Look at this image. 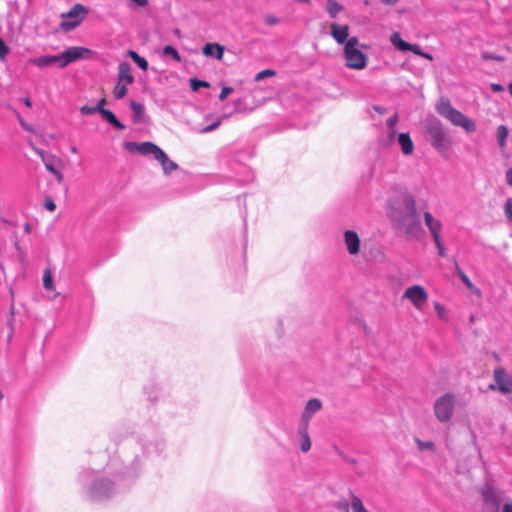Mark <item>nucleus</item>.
I'll use <instances>...</instances> for the list:
<instances>
[{
	"mask_svg": "<svg viewBox=\"0 0 512 512\" xmlns=\"http://www.w3.org/2000/svg\"><path fill=\"white\" fill-rule=\"evenodd\" d=\"M127 54L138 65L140 69H142L143 71H146L148 69L147 60L141 57L137 52L129 50Z\"/></svg>",
	"mask_w": 512,
	"mask_h": 512,
	"instance_id": "b1692460",
	"label": "nucleus"
},
{
	"mask_svg": "<svg viewBox=\"0 0 512 512\" xmlns=\"http://www.w3.org/2000/svg\"><path fill=\"white\" fill-rule=\"evenodd\" d=\"M130 108L132 109V111L134 113V115H133L134 122H139L144 114V106L141 103L132 101L130 103Z\"/></svg>",
	"mask_w": 512,
	"mask_h": 512,
	"instance_id": "bb28decb",
	"label": "nucleus"
},
{
	"mask_svg": "<svg viewBox=\"0 0 512 512\" xmlns=\"http://www.w3.org/2000/svg\"><path fill=\"white\" fill-rule=\"evenodd\" d=\"M29 63L39 68H45L52 65L60 64L59 55H44L37 58L29 59Z\"/></svg>",
	"mask_w": 512,
	"mask_h": 512,
	"instance_id": "f3484780",
	"label": "nucleus"
},
{
	"mask_svg": "<svg viewBox=\"0 0 512 512\" xmlns=\"http://www.w3.org/2000/svg\"><path fill=\"white\" fill-rule=\"evenodd\" d=\"M398 144L404 155H411L414 151V143L408 133L398 135Z\"/></svg>",
	"mask_w": 512,
	"mask_h": 512,
	"instance_id": "412c9836",
	"label": "nucleus"
},
{
	"mask_svg": "<svg viewBox=\"0 0 512 512\" xmlns=\"http://www.w3.org/2000/svg\"><path fill=\"white\" fill-rule=\"evenodd\" d=\"M504 213L506 218L512 223V198H508L505 201Z\"/></svg>",
	"mask_w": 512,
	"mask_h": 512,
	"instance_id": "58836bf2",
	"label": "nucleus"
},
{
	"mask_svg": "<svg viewBox=\"0 0 512 512\" xmlns=\"http://www.w3.org/2000/svg\"><path fill=\"white\" fill-rule=\"evenodd\" d=\"M494 383L489 385L490 390H497L506 395L512 393V374L505 368L497 366L493 371Z\"/></svg>",
	"mask_w": 512,
	"mask_h": 512,
	"instance_id": "1a4fd4ad",
	"label": "nucleus"
},
{
	"mask_svg": "<svg viewBox=\"0 0 512 512\" xmlns=\"http://www.w3.org/2000/svg\"><path fill=\"white\" fill-rule=\"evenodd\" d=\"M455 265V273L459 276L465 286L474 293H479V290L475 287V285L471 282L469 277L463 272V270L458 265V262L454 260Z\"/></svg>",
	"mask_w": 512,
	"mask_h": 512,
	"instance_id": "5701e85b",
	"label": "nucleus"
},
{
	"mask_svg": "<svg viewBox=\"0 0 512 512\" xmlns=\"http://www.w3.org/2000/svg\"><path fill=\"white\" fill-rule=\"evenodd\" d=\"M264 22L268 26H274V25H277L280 22V19L278 17H276L275 15H273V14H269V15L265 16Z\"/></svg>",
	"mask_w": 512,
	"mask_h": 512,
	"instance_id": "37998d69",
	"label": "nucleus"
},
{
	"mask_svg": "<svg viewBox=\"0 0 512 512\" xmlns=\"http://www.w3.org/2000/svg\"><path fill=\"white\" fill-rule=\"evenodd\" d=\"M380 1L386 5H395L399 0H380Z\"/></svg>",
	"mask_w": 512,
	"mask_h": 512,
	"instance_id": "6e6d98bb",
	"label": "nucleus"
},
{
	"mask_svg": "<svg viewBox=\"0 0 512 512\" xmlns=\"http://www.w3.org/2000/svg\"><path fill=\"white\" fill-rule=\"evenodd\" d=\"M44 207L49 210V211H54L56 209V205L54 203L53 200L51 199H46L45 202H44Z\"/></svg>",
	"mask_w": 512,
	"mask_h": 512,
	"instance_id": "de8ad7c7",
	"label": "nucleus"
},
{
	"mask_svg": "<svg viewBox=\"0 0 512 512\" xmlns=\"http://www.w3.org/2000/svg\"><path fill=\"white\" fill-rule=\"evenodd\" d=\"M331 36L338 44H346L349 39V27L348 25H339L337 23L331 24Z\"/></svg>",
	"mask_w": 512,
	"mask_h": 512,
	"instance_id": "2eb2a0df",
	"label": "nucleus"
},
{
	"mask_svg": "<svg viewBox=\"0 0 512 512\" xmlns=\"http://www.w3.org/2000/svg\"><path fill=\"white\" fill-rule=\"evenodd\" d=\"M274 75H275V71L270 70V69H265L255 75V81L259 82L266 77H270V76H274Z\"/></svg>",
	"mask_w": 512,
	"mask_h": 512,
	"instance_id": "ea45409f",
	"label": "nucleus"
},
{
	"mask_svg": "<svg viewBox=\"0 0 512 512\" xmlns=\"http://www.w3.org/2000/svg\"><path fill=\"white\" fill-rule=\"evenodd\" d=\"M343 7L335 0H327L326 10L331 18H335Z\"/></svg>",
	"mask_w": 512,
	"mask_h": 512,
	"instance_id": "393cba45",
	"label": "nucleus"
},
{
	"mask_svg": "<svg viewBox=\"0 0 512 512\" xmlns=\"http://www.w3.org/2000/svg\"><path fill=\"white\" fill-rule=\"evenodd\" d=\"M491 89H492L493 92H501V91L504 90V87L501 84L492 83L491 84Z\"/></svg>",
	"mask_w": 512,
	"mask_h": 512,
	"instance_id": "603ef678",
	"label": "nucleus"
},
{
	"mask_svg": "<svg viewBox=\"0 0 512 512\" xmlns=\"http://www.w3.org/2000/svg\"><path fill=\"white\" fill-rule=\"evenodd\" d=\"M23 103L25 104V106L27 107H31L32 106V101L30 100V98L26 97L23 99Z\"/></svg>",
	"mask_w": 512,
	"mask_h": 512,
	"instance_id": "bf43d9fd",
	"label": "nucleus"
},
{
	"mask_svg": "<svg viewBox=\"0 0 512 512\" xmlns=\"http://www.w3.org/2000/svg\"><path fill=\"white\" fill-rule=\"evenodd\" d=\"M484 58L489 59L490 56L484 55ZM491 59L500 60L501 58H499V57H491Z\"/></svg>",
	"mask_w": 512,
	"mask_h": 512,
	"instance_id": "e2e57ef3",
	"label": "nucleus"
},
{
	"mask_svg": "<svg viewBox=\"0 0 512 512\" xmlns=\"http://www.w3.org/2000/svg\"><path fill=\"white\" fill-rule=\"evenodd\" d=\"M114 491V484L110 480L95 477L87 488L86 494L92 501H101L110 497Z\"/></svg>",
	"mask_w": 512,
	"mask_h": 512,
	"instance_id": "0eeeda50",
	"label": "nucleus"
},
{
	"mask_svg": "<svg viewBox=\"0 0 512 512\" xmlns=\"http://www.w3.org/2000/svg\"><path fill=\"white\" fill-rule=\"evenodd\" d=\"M93 477V472L91 471H85L83 472L80 477H79V480L83 483H85L87 480H89L90 478Z\"/></svg>",
	"mask_w": 512,
	"mask_h": 512,
	"instance_id": "09e8293b",
	"label": "nucleus"
},
{
	"mask_svg": "<svg viewBox=\"0 0 512 512\" xmlns=\"http://www.w3.org/2000/svg\"><path fill=\"white\" fill-rule=\"evenodd\" d=\"M43 286L47 290H52L53 287H54L52 273H51V271L49 269H46L44 271V274H43Z\"/></svg>",
	"mask_w": 512,
	"mask_h": 512,
	"instance_id": "72a5a7b5",
	"label": "nucleus"
},
{
	"mask_svg": "<svg viewBox=\"0 0 512 512\" xmlns=\"http://www.w3.org/2000/svg\"><path fill=\"white\" fill-rule=\"evenodd\" d=\"M100 109L101 107L100 106H94V107H89L87 105H84L80 108V112L83 114V115H90V114H94L96 112H100Z\"/></svg>",
	"mask_w": 512,
	"mask_h": 512,
	"instance_id": "a19ab883",
	"label": "nucleus"
},
{
	"mask_svg": "<svg viewBox=\"0 0 512 512\" xmlns=\"http://www.w3.org/2000/svg\"><path fill=\"white\" fill-rule=\"evenodd\" d=\"M343 241L350 255H357L359 253L361 241L356 231L346 230L343 234Z\"/></svg>",
	"mask_w": 512,
	"mask_h": 512,
	"instance_id": "ddd939ff",
	"label": "nucleus"
},
{
	"mask_svg": "<svg viewBox=\"0 0 512 512\" xmlns=\"http://www.w3.org/2000/svg\"><path fill=\"white\" fill-rule=\"evenodd\" d=\"M308 427L304 425H298L297 435L300 438V450L304 453L308 452L311 448V440L308 433Z\"/></svg>",
	"mask_w": 512,
	"mask_h": 512,
	"instance_id": "aec40b11",
	"label": "nucleus"
},
{
	"mask_svg": "<svg viewBox=\"0 0 512 512\" xmlns=\"http://www.w3.org/2000/svg\"><path fill=\"white\" fill-rule=\"evenodd\" d=\"M424 222L427 228H429L437 222H440V220L436 219L429 211H426L424 212Z\"/></svg>",
	"mask_w": 512,
	"mask_h": 512,
	"instance_id": "4c0bfd02",
	"label": "nucleus"
},
{
	"mask_svg": "<svg viewBox=\"0 0 512 512\" xmlns=\"http://www.w3.org/2000/svg\"><path fill=\"white\" fill-rule=\"evenodd\" d=\"M415 442L420 451H424V450L433 451L435 449V444L432 441H422L419 438H416Z\"/></svg>",
	"mask_w": 512,
	"mask_h": 512,
	"instance_id": "c9c22d12",
	"label": "nucleus"
},
{
	"mask_svg": "<svg viewBox=\"0 0 512 512\" xmlns=\"http://www.w3.org/2000/svg\"><path fill=\"white\" fill-rule=\"evenodd\" d=\"M102 117L108 121L112 126H114L115 128L119 129V130H123L125 129V125L123 123H121L117 117L114 115V113L108 109H105L103 107H101L100 109V112H99Z\"/></svg>",
	"mask_w": 512,
	"mask_h": 512,
	"instance_id": "4be33fe9",
	"label": "nucleus"
},
{
	"mask_svg": "<svg viewBox=\"0 0 512 512\" xmlns=\"http://www.w3.org/2000/svg\"><path fill=\"white\" fill-rule=\"evenodd\" d=\"M483 501L486 505L491 506L493 509L497 510L500 506V497L496 490L492 487H485L482 490Z\"/></svg>",
	"mask_w": 512,
	"mask_h": 512,
	"instance_id": "a211bd4d",
	"label": "nucleus"
},
{
	"mask_svg": "<svg viewBox=\"0 0 512 512\" xmlns=\"http://www.w3.org/2000/svg\"><path fill=\"white\" fill-rule=\"evenodd\" d=\"M397 122H398V115H397L396 113H395V114H393V115H392V116L387 120V122H386V124H387V126H388V128H389V130H390V131H389V134H388V136H389L390 140H392V139L395 137L396 131H395V129H394V128H395V126H396Z\"/></svg>",
	"mask_w": 512,
	"mask_h": 512,
	"instance_id": "2f4dec72",
	"label": "nucleus"
},
{
	"mask_svg": "<svg viewBox=\"0 0 512 512\" xmlns=\"http://www.w3.org/2000/svg\"><path fill=\"white\" fill-rule=\"evenodd\" d=\"M232 91H233V88H231L229 86L223 87L220 92L219 99L224 100L230 93H232Z\"/></svg>",
	"mask_w": 512,
	"mask_h": 512,
	"instance_id": "a18cd8bd",
	"label": "nucleus"
},
{
	"mask_svg": "<svg viewBox=\"0 0 512 512\" xmlns=\"http://www.w3.org/2000/svg\"><path fill=\"white\" fill-rule=\"evenodd\" d=\"M390 42L394 47H396L400 51H411L414 54L420 56L421 52H423L418 45L410 44L404 41L398 32H394L390 37Z\"/></svg>",
	"mask_w": 512,
	"mask_h": 512,
	"instance_id": "4468645a",
	"label": "nucleus"
},
{
	"mask_svg": "<svg viewBox=\"0 0 512 512\" xmlns=\"http://www.w3.org/2000/svg\"><path fill=\"white\" fill-rule=\"evenodd\" d=\"M220 124H221V120H220V119H218L217 121L213 122L212 124H210V125H208V126L204 127V128L202 129V132H203V133H209V132H211V131H214L215 129H217V128L220 126Z\"/></svg>",
	"mask_w": 512,
	"mask_h": 512,
	"instance_id": "c03bdc74",
	"label": "nucleus"
},
{
	"mask_svg": "<svg viewBox=\"0 0 512 512\" xmlns=\"http://www.w3.org/2000/svg\"><path fill=\"white\" fill-rule=\"evenodd\" d=\"M124 146L131 153H139L145 156L152 155L161 165L165 176H169L173 171L179 168L177 163L170 160L167 154L152 142H125Z\"/></svg>",
	"mask_w": 512,
	"mask_h": 512,
	"instance_id": "f257e3e1",
	"label": "nucleus"
},
{
	"mask_svg": "<svg viewBox=\"0 0 512 512\" xmlns=\"http://www.w3.org/2000/svg\"><path fill=\"white\" fill-rule=\"evenodd\" d=\"M16 115H17V118H18L19 123L22 126V128L27 131H30L31 130L30 126L25 122V120L22 118V116L18 112H16Z\"/></svg>",
	"mask_w": 512,
	"mask_h": 512,
	"instance_id": "8fccbe9b",
	"label": "nucleus"
},
{
	"mask_svg": "<svg viewBox=\"0 0 512 512\" xmlns=\"http://www.w3.org/2000/svg\"><path fill=\"white\" fill-rule=\"evenodd\" d=\"M391 208L399 211L403 215V220L409 219L410 222H417L418 212L414 196L408 191H401L397 198L390 202Z\"/></svg>",
	"mask_w": 512,
	"mask_h": 512,
	"instance_id": "20e7f679",
	"label": "nucleus"
},
{
	"mask_svg": "<svg viewBox=\"0 0 512 512\" xmlns=\"http://www.w3.org/2000/svg\"><path fill=\"white\" fill-rule=\"evenodd\" d=\"M225 48L219 43H207L202 48V53L206 57H211L216 60H222Z\"/></svg>",
	"mask_w": 512,
	"mask_h": 512,
	"instance_id": "dca6fc26",
	"label": "nucleus"
},
{
	"mask_svg": "<svg viewBox=\"0 0 512 512\" xmlns=\"http://www.w3.org/2000/svg\"><path fill=\"white\" fill-rule=\"evenodd\" d=\"M506 182L512 186V167L506 171Z\"/></svg>",
	"mask_w": 512,
	"mask_h": 512,
	"instance_id": "864d4df0",
	"label": "nucleus"
},
{
	"mask_svg": "<svg viewBox=\"0 0 512 512\" xmlns=\"http://www.w3.org/2000/svg\"><path fill=\"white\" fill-rule=\"evenodd\" d=\"M52 174L56 177L59 183L63 181V174L59 170L55 169V171Z\"/></svg>",
	"mask_w": 512,
	"mask_h": 512,
	"instance_id": "5fc2aeb1",
	"label": "nucleus"
},
{
	"mask_svg": "<svg viewBox=\"0 0 512 512\" xmlns=\"http://www.w3.org/2000/svg\"><path fill=\"white\" fill-rule=\"evenodd\" d=\"M321 408L322 402L319 399L313 398L308 400L302 411L299 425L309 426L310 420Z\"/></svg>",
	"mask_w": 512,
	"mask_h": 512,
	"instance_id": "f8f14e48",
	"label": "nucleus"
},
{
	"mask_svg": "<svg viewBox=\"0 0 512 512\" xmlns=\"http://www.w3.org/2000/svg\"><path fill=\"white\" fill-rule=\"evenodd\" d=\"M163 54L165 56H168V57H171L173 60H175L176 62H180L181 61V56L180 54L178 53V51L171 45H167L163 48Z\"/></svg>",
	"mask_w": 512,
	"mask_h": 512,
	"instance_id": "7c9ffc66",
	"label": "nucleus"
},
{
	"mask_svg": "<svg viewBox=\"0 0 512 512\" xmlns=\"http://www.w3.org/2000/svg\"><path fill=\"white\" fill-rule=\"evenodd\" d=\"M420 56H421V57H423V58H425V59H428V60H432V58H433L431 54H429V53H427V52H424V51H423V52H421V55H420Z\"/></svg>",
	"mask_w": 512,
	"mask_h": 512,
	"instance_id": "13d9d810",
	"label": "nucleus"
},
{
	"mask_svg": "<svg viewBox=\"0 0 512 512\" xmlns=\"http://www.w3.org/2000/svg\"><path fill=\"white\" fill-rule=\"evenodd\" d=\"M434 309H435V312L437 314V316L442 319V320H446L447 319V311H446V308L441 304V303H434Z\"/></svg>",
	"mask_w": 512,
	"mask_h": 512,
	"instance_id": "e433bc0d",
	"label": "nucleus"
},
{
	"mask_svg": "<svg viewBox=\"0 0 512 512\" xmlns=\"http://www.w3.org/2000/svg\"><path fill=\"white\" fill-rule=\"evenodd\" d=\"M71 151H72L73 153H76V152H77V150H76V148H75V147H72Z\"/></svg>",
	"mask_w": 512,
	"mask_h": 512,
	"instance_id": "69168bd1",
	"label": "nucleus"
},
{
	"mask_svg": "<svg viewBox=\"0 0 512 512\" xmlns=\"http://www.w3.org/2000/svg\"><path fill=\"white\" fill-rule=\"evenodd\" d=\"M88 14L87 8L82 4H75L67 13H63L61 17L63 20L60 27L63 31H71L78 27L83 21L84 17Z\"/></svg>",
	"mask_w": 512,
	"mask_h": 512,
	"instance_id": "6e6552de",
	"label": "nucleus"
},
{
	"mask_svg": "<svg viewBox=\"0 0 512 512\" xmlns=\"http://www.w3.org/2000/svg\"><path fill=\"white\" fill-rule=\"evenodd\" d=\"M90 54H92V51L88 48L78 46L69 47L59 55V68H65L70 63L88 58Z\"/></svg>",
	"mask_w": 512,
	"mask_h": 512,
	"instance_id": "9b49d317",
	"label": "nucleus"
},
{
	"mask_svg": "<svg viewBox=\"0 0 512 512\" xmlns=\"http://www.w3.org/2000/svg\"><path fill=\"white\" fill-rule=\"evenodd\" d=\"M132 1L141 7H143L147 4V0H132Z\"/></svg>",
	"mask_w": 512,
	"mask_h": 512,
	"instance_id": "4d7b16f0",
	"label": "nucleus"
},
{
	"mask_svg": "<svg viewBox=\"0 0 512 512\" xmlns=\"http://www.w3.org/2000/svg\"><path fill=\"white\" fill-rule=\"evenodd\" d=\"M104 104H105V99H101L96 106L103 107Z\"/></svg>",
	"mask_w": 512,
	"mask_h": 512,
	"instance_id": "052dcab7",
	"label": "nucleus"
},
{
	"mask_svg": "<svg viewBox=\"0 0 512 512\" xmlns=\"http://www.w3.org/2000/svg\"><path fill=\"white\" fill-rule=\"evenodd\" d=\"M508 90H509V93H510V95L512 97V81L508 85Z\"/></svg>",
	"mask_w": 512,
	"mask_h": 512,
	"instance_id": "680f3d73",
	"label": "nucleus"
},
{
	"mask_svg": "<svg viewBox=\"0 0 512 512\" xmlns=\"http://www.w3.org/2000/svg\"><path fill=\"white\" fill-rule=\"evenodd\" d=\"M442 227V222L440 221L428 228L433 240L441 238Z\"/></svg>",
	"mask_w": 512,
	"mask_h": 512,
	"instance_id": "f704fd0d",
	"label": "nucleus"
},
{
	"mask_svg": "<svg viewBox=\"0 0 512 512\" xmlns=\"http://www.w3.org/2000/svg\"><path fill=\"white\" fill-rule=\"evenodd\" d=\"M428 298L429 296L425 288L417 284L408 287L402 295V299L409 300L414 308L418 311L423 310V307L427 303Z\"/></svg>",
	"mask_w": 512,
	"mask_h": 512,
	"instance_id": "9d476101",
	"label": "nucleus"
},
{
	"mask_svg": "<svg viewBox=\"0 0 512 512\" xmlns=\"http://www.w3.org/2000/svg\"><path fill=\"white\" fill-rule=\"evenodd\" d=\"M427 134L430 144L440 153H444L451 145V140L438 119L427 122Z\"/></svg>",
	"mask_w": 512,
	"mask_h": 512,
	"instance_id": "39448f33",
	"label": "nucleus"
},
{
	"mask_svg": "<svg viewBox=\"0 0 512 512\" xmlns=\"http://www.w3.org/2000/svg\"><path fill=\"white\" fill-rule=\"evenodd\" d=\"M375 109H376L379 113H383V110H382V109H380V108H378V107H376Z\"/></svg>",
	"mask_w": 512,
	"mask_h": 512,
	"instance_id": "0e129e2a",
	"label": "nucleus"
},
{
	"mask_svg": "<svg viewBox=\"0 0 512 512\" xmlns=\"http://www.w3.org/2000/svg\"><path fill=\"white\" fill-rule=\"evenodd\" d=\"M210 84L207 81L199 80L196 78L190 79V88L192 91L196 92L200 88H208Z\"/></svg>",
	"mask_w": 512,
	"mask_h": 512,
	"instance_id": "473e14b6",
	"label": "nucleus"
},
{
	"mask_svg": "<svg viewBox=\"0 0 512 512\" xmlns=\"http://www.w3.org/2000/svg\"><path fill=\"white\" fill-rule=\"evenodd\" d=\"M2 398H3V394H2V392L0 391V400H2Z\"/></svg>",
	"mask_w": 512,
	"mask_h": 512,
	"instance_id": "338daca9",
	"label": "nucleus"
},
{
	"mask_svg": "<svg viewBox=\"0 0 512 512\" xmlns=\"http://www.w3.org/2000/svg\"><path fill=\"white\" fill-rule=\"evenodd\" d=\"M117 81L125 84H132L134 82V76L132 74V68L129 63L121 62L118 66Z\"/></svg>",
	"mask_w": 512,
	"mask_h": 512,
	"instance_id": "6ab92c4d",
	"label": "nucleus"
},
{
	"mask_svg": "<svg viewBox=\"0 0 512 512\" xmlns=\"http://www.w3.org/2000/svg\"><path fill=\"white\" fill-rule=\"evenodd\" d=\"M351 509L353 512H369L363 505L362 500L356 496H351V503H350Z\"/></svg>",
	"mask_w": 512,
	"mask_h": 512,
	"instance_id": "cd10ccee",
	"label": "nucleus"
},
{
	"mask_svg": "<svg viewBox=\"0 0 512 512\" xmlns=\"http://www.w3.org/2000/svg\"><path fill=\"white\" fill-rule=\"evenodd\" d=\"M496 136H497V141H498L499 146H501V147L505 146L506 140H507V137H508V129H507V127L504 126V125H500L497 128Z\"/></svg>",
	"mask_w": 512,
	"mask_h": 512,
	"instance_id": "c85d7f7f",
	"label": "nucleus"
},
{
	"mask_svg": "<svg viewBox=\"0 0 512 512\" xmlns=\"http://www.w3.org/2000/svg\"><path fill=\"white\" fill-rule=\"evenodd\" d=\"M8 47L5 43L0 39V58L3 59L8 54Z\"/></svg>",
	"mask_w": 512,
	"mask_h": 512,
	"instance_id": "49530a36",
	"label": "nucleus"
},
{
	"mask_svg": "<svg viewBox=\"0 0 512 512\" xmlns=\"http://www.w3.org/2000/svg\"><path fill=\"white\" fill-rule=\"evenodd\" d=\"M457 397L453 393H445L436 398L433 404V411L436 419L441 423L450 422L453 415Z\"/></svg>",
	"mask_w": 512,
	"mask_h": 512,
	"instance_id": "423d86ee",
	"label": "nucleus"
},
{
	"mask_svg": "<svg viewBox=\"0 0 512 512\" xmlns=\"http://www.w3.org/2000/svg\"><path fill=\"white\" fill-rule=\"evenodd\" d=\"M127 85L128 84L121 83V82L117 81V83L114 87V91H113L116 99H122L123 97L126 96V94L128 92Z\"/></svg>",
	"mask_w": 512,
	"mask_h": 512,
	"instance_id": "c756f323",
	"label": "nucleus"
},
{
	"mask_svg": "<svg viewBox=\"0 0 512 512\" xmlns=\"http://www.w3.org/2000/svg\"><path fill=\"white\" fill-rule=\"evenodd\" d=\"M501 512H512V501L509 500V501H506L502 508H501Z\"/></svg>",
	"mask_w": 512,
	"mask_h": 512,
	"instance_id": "3c124183",
	"label": "nucleus"
},
{
	"mask_svg": "<svg viewBox=\"0 0 512 512\" xmlns=\"http://www.w3.org/2000/svg\"><path fill=\"white\" fill-rule=\"evenodd\" d=\"M435 246L437 248V253L440 257H444L446 255V249L444 247L442 238L434 240Z\"/></svg>",
	"mask_w": 512,
	"mask_h": 512,
	"instance_id": "79ce46f5",
	"label": "nucleus"
},
{
	"mask_svg": "<svg viewBox=\"0 0 512 512\" xmlns=\"http://www.w3.org/2000/svg\"><path fill=\"white\" fill-rule=\"evenodd\" d=\"M35 152L41 157L42 161L44 162L45 164V167L46 169L50 172V173H53L55 171V167H54V158H49L46 156L45 152L40 150V149H37L35 148Z\"/></svg>",
	"mask_w": 512,
	"mask_h": 512,
	"instance_id": "a878e982",
	"label": "nucleus"
},
{
	"mask_svg": "<svg viewBox=\"0 0 512 512\" xmlns=\"http://www.w3.org/2000/svg\"><path fill=\"white\" fill-rule=\"evenodd\" d=\"M437 112L449 120L452 125L461 127L467 133H473L477 129L476 122L464 115L461 111L455 109L449 101H442L437 106Z\"/></svg>",
	"mask_w": 512,
	"mask_h": 512,
	"instance_id": "f03ea898",
	"label": "nucleus"
},
{
	"mask_svg": "<svg viewBox=\"0 0 512 512\" xmlns=\"http://www.w3.org/2000/svg\"><path fill=\"white\" fill-rule=\"evenodd\" d=\"M359 40L357 37H351L347 40L343 54L346 60V66L354 70H362L367 66V56L358 48Z\"/></svg>",
	"mask_w": 512,
	"mask_h": 512,
	"instance_id": "7ed1b4c3",
	"label": "nucleus"
}]
</instances>
